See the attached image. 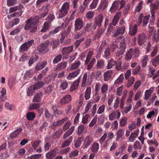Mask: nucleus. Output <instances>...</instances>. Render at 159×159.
I'll list each match as a JSON object with an SVG mask.
<instances>
[{"instance_id":"1","label":"nucleus","mask_w":159,"mask_h":159,"mask_svg":"<svg viewBox=\"0 0 159 159\" xmlns=\"http://www.w3.org/2000/svg\"><path fill=\"white\" fill-rule=\"evenodd\" d=\"M70 6L69 3L67 2H64L62 4L57 12L58 18H63L68 14L70 10Z\"/></svg>"},{"instance_id":"2","label":"nucleus","mask_w":159,"mask_h":159,"mask_svg":"<svg viewBox=\"0 0 159 159\" xmlns=\"http://www.w3.org/2000/svg\"><path fill=\"white\" fill-rule=\"evenodd\" d=\"M38 25L35 21H33L32 20L29 19L26 21L24 29L26 30H29L30 33H34L37 30Z\"/></svg>"},{"instance_id":"3","label":"nucleus","mask_w":159,"mask_h":159,"mask_svg":"<svg viewBox=\"0 0 159 159\" xmlns=\"http://www.w3.org/2000/svg\"><path fill=\"white\" fill-rule=\"evenodd\" d=\"M125 2L124 0L115 1L112 4V6L109 10L111 13L115 12L117 10L121 9L125 5Z\"/></svg>"},{"instance_id":"4","label":"nucleus","mask_w":159,"mask_h":159,"mask_svg":"<svg viewBox=\"0 0 159 159\" xmlns=\"http://www.w3.org/2000/svg\"><path fill=\"white\" fill-rule=\"evenodd\" d=\"M44 83L42 81H37L34 85L30 86L27 91V95L28 96L32 95L35 92V90L40 89L44 85Z\"/></svg>"},{"instance_id":"5","label":"nucleus","mask_w":159,"mask_h":159,"mask_svg":"<svg viewBox=\"0 0 159 159\" xmlns=\"http://www.w3.org/2000/svg\"><path fill=\"white\" fill-rule=\"evenodd\" d=\"M126 44L125 39H121L120 40L119 43L117 45L119 50L116 53L117 56H119L124 54L125 51Z\"/></svg>"},{"instance_id":"6","label":"nucleus","mask_w":159,"mask_h":159,"mask_svg":"<svg viewBox=\"0 0 159 159\" xmlns=\"http://www.w3.org/2000/svg\"><path fill=\"white\" fill-rule=\"evenodd\" d=\"M121 16V12H117L114 16L112 22L109 24L107 28V32H111L112 30L113 27L112 25L116 26Z\"/></svg>"},{"instance_id":"7","label":"nucleus","mask_w":159,"mask_h":159,"mask_svg":"<svg viewBox=\"0 0 159 159\" xmlns=\"http://www.w3.org/2000/svg\"><path fill=\"white\" fill-rule=\"evenodd\" d=\"M149 19V16H144L143 14L141 13L138 16V19L137 21V23L139 26L142 23H143V26H145L148 23Z\"/></svg>"},{"instance_id":"8","label":"nucleus","mask_w":159,"mask_h":159,"mask_svg":"<svg viewBox=\"0 0 159 159\" xmlns=\"http://www.w3.org/2000/svg\"><path fill=\"white\" fill-rule=\"evenodd\" d=\"M34 43V40L31 39L23 44L20 47V51L25 52L28 51V49Z\"/></svg>"},{"instance_id":"9","label":"nucleus","mask_w":159,"mask_h":159,"mask_svg":"<svg viewBox=\"0 0 159 159\" xmlns=\"http://www.w3.org/2000/svg\"><path fill=\"white\" fill-rule=\"evenodd\" d=\"M64 25V23H63L61 24V26L56 27L53 30L51 31L48 33L44 35L43 37V38L44 39H46L50 37L51 35L57 33L63 28Z\"/></svg>"},{"instance_id":"10","label":"nucleus","mask_w":159,"mask_h":159,"mask_svg":"<svg viewBox=\"0 0 159 159\" xmlns=\"http://www.w3.org/2000/svg\"><path fill=\"white\" fill-rule=\"evenodd\" d=\"M83 22L82 20L80 18H78L75 22V31L77 32L83 28Z\"/></svg>"},{"instance_id":"11","label":"nucleus","mask_w":159,"mask_h":159,"mask_svg":"<svg viewBox=\"0 0 159 159\" xmlns=\"http://www.w3.org/2000/svg\"><path fill=\"white\" fill-rule=\"evenodd\" d=\"M147 36L144 34H139L138 36V43L139 45L142 46L146 41Z\"/></svg>"},{"instance_id":"12","label":"nucleus","mask_w":159,"mask_h":159,"mask_svg":"<svg viewBox=\"0 0 159 159\" xmlns=\"http://www.w3.org/2000/svg\"><path fill=\"white\" fill-rule=\"evenodd\" d=\"M108 0H102L98 6V9L102 11L106 9L108 5Z\"/></svg>"},{"instance_id":"13","label":"nucleus","mask_w":159,"mask_h":159,"mask_svg":"<svg viewBox=\"0 0 159 159\" xmlns=\"http://www.w3.org/2000/svg\"><path fill=\"white\" fill-rule=\"evenodd\" d=\"M71 100L72 98L71 95L67 94L63 97L60 101L61 104L63 105L70 103Z\"/></svg>"},{"instance_id":"14","label":"nucleus","mask_w":159,"mask_h":159,"mask_svg":"<svg viewBox=\"0 0 159 159\" xmlns=\"http://www.w3.org/2000/svg\"><path fill=\"white\" fill-rule=\"evenodd\" d=\"M68 120V118L67 117H66L62 119L59 120L56 122L53 123L51 127L52 129H54L56 127L61 125L64 122L67 121Z\"/></svg>"},{"instance_id":"15","label":"nucleus","mask_w":159,"mask_h":159,"mask_svg":"<svg viewBox=\"0 0 159 159\" xmlns=\"http://www.w3.org/2000/svg\"><path fill=\"white\" fill-rule=\"evenodd\" d=\"M103 20V15L102 13H100L97 17L95 18L94 23L96 24V25H98V27H100L101 25Z\"/></svg>"},{"instance_id":"16","label":"nucleus","mask_w":159,"mask_h":159,"mask_svg":"<svg viewBox=\"0 0 159 159\" xmlns=\"http://www.w3.org/2000/svg\"><path fill=\"white\" fill-rule=\"evenodd\" d=\"M104 32V30L102 28H99L97 30L96 32L93 36V39L96 40L97 39H99L102 36Z\"/></svg>"},{"instance_id":"17","label":"nucleus","mask_w":159,"mask_h":159,"mask_svg":"<svg viewBox=\"0 0 159 159\" xmlns=\"http://www.w3.org/2000/svg\"><path fill=\"white\" fill-rule=\"evenodd\" d=\"M73 50V46L72 45L67 47H63L61 52L63 55H68L72 52Z\"/></svg>"},{"instance_id":"18","label":"nucleus","mask_w":159,"mask_h":159,"mask_svg":"<svg viewBox=\"0 0 159 159\" xmlns=\"http://www.w3.org/2000/svg\"><path fill=\"white\" fill-rule=\"evenodd\" d=\"M93 141L92 138L89 136H87L85 138L84 143L82 146L83 148H87Z\"/></svg>"},{"instance_id":"19","label":"nucleus","mask_w":159,"mask_h":159,"mask_svg":"<svg viewBox=\"0 0 159 159\" xmlns=\"http://www.w3.org/2000/svg\"><path fill=\"white\" fill-rule=\"evenodd\" d=\"M47 65L46 61L44 60L43 61L38 63L35 66V69L39 71Z\"/></svg>"},{"instance_id":"20","label":"nucleus","mask_w":159,"mask_h":159,"mask_svg":"<svg viewBox=\"0 0 159 159\" xmlns=\"http://www.w3.org/2000/svg\"><path fill=\"white\" fill-rule=\"evenodd\" d=\"M51 25V22L46 21L44 23L42 28L40 30L42 33H44L48 30Z\"/></svg>"},{"instance_id":"21","label":"nucleus","mask_w":159,"mask_h":159,"mask_svg":"<svg viewBox=\"0 0 159 159\" xmlns=\"http://www.w3.org/2000/svg\"><path fill=\"white\" fill-rule=\"evenodd\" d=\"M112 72L111 71L107 70L103 74V80L104 81H107L111 77Z\"/></svg>"},{"instance_id":"22","label":"nucleus","mask_w":159,"mask_h":159,"mask_svg":"<svg viewBox=\"0 0 159 159\" xmlns=\"http://www.w3.org/2000/svg\"><path fill=\"white\" fill-rule=\"evenodd\" d=\"M80 71V70L78 69L75 71L70 73L68 75L67 77V79L70 80L72 78H74L77 76L79 74Z\"/></svg>"},{"instance_id":"23","label":"nucleus","mask_w":159,"mask_h":159,"mask_svg":"<svg viewBox=\"0 0 159 159\" xmlns=\"http://www.w3.org/2000/svg\"><path fill=\"white\" fill-rule=\"evenodd\" d=\"M75 128V126H73L71 127L64 134L63 139H65L71 135L73 132Z\"/></svg>"},{"instance_id":"24","label":"nucleus","mask_w":159,"mask_h":159,"mask_svg":"<svg viewBox=\"0 0 159 159\" xmlns=\"http://www.w3.org/2000/svg\"><path fill=\"white\" fill-rule=\"evenodd\" d=\"M23 7V6L22 4L18 6L10 7L9 9V13H11L17 10H21Z\"/></svg>"},{"instance_id":"25","label":"nucleus","mask_w":159,"mask_h":159,"mask_svg":"<svg viewBox=\"0 0 159 159\" xmlns=\"http://www.w3.org/2000/svg\"><path fill=\"white\" fill-rule=\"evenodd\" d=\"M73 139L72 136H70L65 141L61 144V147L65 148L67 147H68L72 142Z\"/></svg>"},{"instance_id":"26","label":"nucleus","mask_w":159,"mask_h":159,"mask_svg":"<svg viewBox=\"0 0 159 159\" xmlns=\"http://www.w3.org/2000/svg\"><path fill=\"white\" fill-rule=\"evenodd\" d=\"M125 129L124 128L120 129L116 132L117 137L116 138V140L117 141L124 134Z\"/></svg>"},{"instance_id":"27","label":"nucleus","mask_w":159,"mask_h":159,"mask_svg":"<svg viewBox=\"0 0 159 159\" xmlns=\"http://www.w3.org/2000/svg\"><path fill=\"white\" fill-rule=\"evenodd\" d=\"M137 25L136 24L134 25V26L133 27H130L129 28V34L131 35H135L137 32Z\"/></svg>"},{"instance_id":"28","label":"nucleus","mask_w":159,"mask_h":159,"mask_svg":"<svg viewBox=\"0 0 159 159\" xmlns=\"http://www.w3.org/2000/svg\"><path fill=\"white\" fill-rule=\"evenodd\" d=\"M39 58V57L36 55L32 56L30 58V60L29 61V66H31L32 65L37 61L38 60Z\"/></svg>"},{"instance_id":"29","label":"nucleus","mask_w":159,"mask_h":159,"mask_svg":"<svg viewBox=\"0 0 159 159\" xmlns=\"http://www.w3.org/2000/svg\"><path fill=\"white\" fill-rule=\"evenodd\" d=\"M104 61L102 60H98L97 62L95 68L98 70L102 69L104 66Z\"/></svg>"},{"instance_id":"30","label":"nucleus","mask_w":159,"mask_h":159,"mask_svg":"<svg viewBox=\"0 0 159 159\" xmlns=\"http://www.w3.org/2000/svg\"><path fill=\"white\" fill-rule=\"evenodd\" d=\"M42 94L41 92L37 93L34 96L33 101L34 102H39L41 101Z\"/></svg>"},{"instance_id":"31","label":"nucleus","mask_w":159,"mask_h":159,"mask_svg":"<svg viewBox=\"0 0 159 159\" xmlns=\"http://www.w3.org/2000/svg\"><path fill=\"white\" fill-rule=\"evenodd\" d=\"M66 62H62L58 64L56 66V69L57 70H61L65 69L67 65Z\"/></svg>"},{"instance_id":"32","label":"nucleus","mask_w":159,"mask_h":159,"mask_svg":"<svg viewBox=\"0 0 159 159\" xmlns=\"http://www.w3.org/2000/svg\"><path fill=\"white\" fill-rule=\"evenodd\" d=\"M131 50V48H130L127 51L125 55V59L126 61H129L132 58L133 55L132 54V52Z\"/></svg>"},{"instance_id":"33","label":"nucleus","mask_w":159,"mask_h":159,"mask_svg":"<svg viewBox=\"0 0 159 159\" xmlns=\"http://www.w3.org/2000/svg\"><path fill=\"white\" fill-rule=\"evenodd\" d=\"M131 50L132 52V54L133 57L136 58L139 56L140 54V51L138 48H136L134 49L131 48Z\"/></svg>"},{"instance_id":"34","label":"nucleus","mask_w":159,"mask_h":159,"mask_svg":"<svg viewBox=\"0 0 159 159\" xmlns=\"http://www.w3.org/2000/svg\"><path fill=\"white\" fill-rule=\"evenodd\" d=\"M91 92V87H87L85 92L84 98L86 100H87L90 98Z\"/></svg>"},{"instance_id":"35","label":"nucleus","mask_w":159,"mask_h":159,"mask_svg":"<svg viewBox=\"0 0 159 159\" xmlns=\"http://www.w3.org/2000/svg\"><path fill=\"white\" fill-rule=\"evenodd\" d=\"M149 58L148 56L145 55L142 58L141 61V63L142 66L145 67L147 64L148 61H149Z\"/></svg>"},{"instance_id":"36","label":"nucleus","mask_w":159,"mask_h":159,"mask_svg":"<svg viewBox=\"0 0 159 159\" xmlns=\"http://www.w3.org/2000/svg\"><path fill=\"white\" fill-rule=\"evenodd\" d=\"M151 9L155 11L159 8V1H157L155 3H151L150 5Z\"/></svg>"},{"instance_id":"37","label":"nucleus","mask_w":159,"mask_h":159,"mask_svg":"<svg viewBox=\"0 0 159 159\" xmlns=\"http://www.w3.org/2000/svg\"><path fill=\"white\" fill-rule=\"evenodd\" d=\"M23 129L21 128H20L14 132H13L10 135L11 138H15L16 137L17 135L20 133L22 130Z\"/></svg>"},{"instance_id":"38","label":"nucleus","mask_w":159,"mask_h":159,"mask_svg":"<svg viewBox=\"0 0 159 159\" xmlns=\"http://www.w3.org/2000/svg\"><path fill=\"white\" fill-rule=\"evenodd\" d=\"M55 156V153L54 150H51L46 155V157L48 159H52Z\"/></svg>"},{"instance_id":"39","label":"nucleus","mask_w":159,"mask_h":159,"mask_svg":"<svg viewBox=\"0 0 159 159\" xmlns=\"http://www.w3.org/2000/svg\"><path fill=\"white\" fill-rule=\"evenodd\" d=\"M99 148V145L98 143H94L92 145L91 149V151L95 153H96L98 151Z\"/></svg>"},{"instance_id":"40","label":"nucleus","mask_w":159,"mask_h":159,"mask_svg":"<svg viewBox=\"0 0 159 159\" xmlns=\"http://www.w3.org/2000/svg\"><path fill=\"white\" fill-rule=\"evenodd\" d=\"M35 117V114L33 112H29L26 115V117L29 120H32Z\"/></svg>"},{"instance_id":"41","label":"nucleus","mask_w":159,"mask_h":159,"mask_svg":"<svg viewBox=\"0 0 159 159\" xmlns=\"http://www.w3.org/2000/svg\"><path fill=\"white\" fill-rule=\"evenodd\" d=\"M48 46L47 44L42 43H41L38 47V49L39 52H43L46 49Z\"/></svg>"},{"instance_id":"42","label":"nucleus","mask_w":159,"mask_h":159,"mask_svg":"<svg viewBox=\"0 0 159 159\" xmlns=\"http://www.w3.org/2000/svg\"><path fill=\"white\" fill-rule=\"evenodd\" d=\"M152 63L153 65L155 67L157 66L159 64V55L152 59Z\"/></svg>"},{"instance_id":"43","label":"nucleus","mask_w":159,"mask_h":159,"mask_svg":"<svg viewBox=\"0 0 159 159\" xmlns=\"http://www.w3.org/2000/svg\"><path fill=\"white\" fill-rule=\"evenodd\" d=\"M53 89V87L52 86H49L47 87L44 89L43 92L44 94H49Z\"/></svg>"},{"instance_id":"44","label":"nucleus","mask_w":159,"mask_h":159,"mask_svg":"<svg viewBox=\"0 0 159 159\" xmlns=\"http://www.w3.org/2000/svg\"><path fill=\"white\" fill-rule=\"evenodd\" d=\"M116 62L113 59H111L108 62L107 67L108 69H111L114 66H116Z\"/></svg>"},{"instance_id":"45","label":"nucleus","mask_w":159,"mask_h":159,"mask_svg":"<svg viewBox=\"0 0 159 159\" xmlns=\"http://www.w3.org/2000/svg\"><path fill=\"white\" fill-rule=\"evenodd\" d=\"M111 48L110 47H107L104 52L103 57L106 58H108L111 55Z\"/></svg>"},{"instance_id":"46","label":"nucleus","mask_w":159,"mask_h":159,"mask_svg":"<svg viewBox=\"0 0 159 159\" xmlns=\"http://www.w3.org/2000/svg\"><path fill=\"white\" fill-rule=\"evenodd\" d=\"M93 55V52L90 51L89 52L88 54H87V57H86V60L85 61L84 64L85 65H88L89 63V62L90 60H91L92 56Z\"/></svg>"},{"instance_id":"47","label":"nucleus","mask_w":159,"mask_h":159,"mask_svg":"<svg viewBox=\"0 0 159 159\" xmlns=\"http://www.w3.org/2000/svg\"><path fill=\"white\" fill-rule=\"evenodd\" d=\"M82 140L83 139L82 137L79 138L75 142L74 145L75 147L76 148L79 147L82 143Z\"/></svg>"},{"instance_id":"48","label":"nucleus","mask_w":159,"mask_h":159,"mask_svg":"<svg viewBox=\"0 0 159 159\" xmlns=\"http://www.w3.org/2000/svg\"><path fill=\"white\" fill-rule=\"evenodd\" d=\"M128 119L125 116L123 117L120 122V126L121 127H123L126 124Z\"/></svg>"},{"instance_id":"49","label":"nucleus","mask_w":159,"mask_h":159,"mask_svg":"<svg viewBox=\"0 0 159 159\" xmlns=\"http://www.w3.org/2000/svg\"><path fill=\"white\" fill-rule=\"evenodd\" d=\"M81 62L80 61H78L76 62L73 63L70 67L71 70H74L78 68Z\"/></svg>"},{"instance_id":"50","label":"nucleus","mask_w":159,"mask_h":159,"mask_svg":"<svg viewBox=\"0 0 159 159\" xmlns=\"http://www.w3.org/2000/svg\"><path fill=\"white\" fill-rule=\"evenodd\" d=\"M153 40L156 43L159 41V29L157 31L154 32V35L153 36Z\"/></svg>"},{"instance_id":"51","label":"nucleus","mask_w":159,"mask_h":159,"mask_svg":"<svg viewBox=\"0 0 159 159\" xmlns=\"http://www.w3.org/2000/svg\"><path fill=\"white\" fill-rule=\"evenodd\" d=\"M55 16L53 13L49 14L46 20H48L47 21L52 22L55 19Z\"/></svg>"},{"instance_id":"52","label":"nucleus","mask_w":159,"mask_h":159,"mask_svg":"<svg viewBox=\"0 0 159 159\" xmlns=\"http://www.w3.org/2000/svg\"><path fill=\"white\" fill-rule=\"evenodd\" d=\"M41 141L39 140H37L35 141L32 144V146L33 148L35 150L38 147L39 145L41 143Z\"/></svg>"},{"instance_id":"53","label":"nucleus","mask_w":159,"mask_h":159,"mask_svg":"<svg viewBox=\"0 0 159 159\" xmlns=\"http://www.w3.org/2000/svg\"><path fill=\"white\" fill-rule=\"evenodd\" d=\"M61 55L59 54L56 56L52 61L53 64H56L59 62L62 58Z\"/></svg>"},{"instance_id":"54","label":"nucleus","mask_w":159,"mask_h":159,"mask_svg":"<svg viewBox=\"0 0 159 159\" xmlns=\"http://www.w3.org/2000/svg\"><path fill=\"white\" fill-rule=\"evenodd\" d=\"M134 80V78L131 77L128 79V82L126 84V86L128 88L130 87L133 84Z\"/></svg>"},{"instance_id":"55","label":"nucleus","mask_w":159,"mask_h":159,"mask_svg":"<svg viewBox=\"0 0 159 159\" xmlns=\"http://www.w3.org/2000/svg\"><path fill=\"white\" fill-rule=\"evenodd\" d=\"M94 13V11H89L86 13V17L87 19H91L93 18Z\"/></svg>"},{"instance_id":"56","label":"nucleus","mask_w":159,"mask_h":159,"mask_svg":"<svg viewBox=\"0 0 159 159\" xmlns=\"http://www.w3.org/2000/svg\"><path fill=\"white\" fill-rule=\"evenodd\" d=\"M84 129V125H80L78 128V131L77 133L78 135H80L83 132Z\"/></svg>"},{"instance_id":"57","label":"nucleus","mask_w":159,"mask_h":159,"mask_svg":"<svg viewBox=\"0 0 159 159\" xmlns=\"http://www.w3.org/2000/svg\"><path fill=\"white\" fill-rule=\"evenodd\" d=\"M42 156L41 154H33L30 157H28V159H39Z\"/></svg>"},{"instance_id":"58","label":"nucleus","mask_w":159,"mask_h":159,"mask_svg":"<svg viewBox=\"0 0 159 159\" xmlns=\"http://www.w3.org/2000/svg\"><path fill=\"white\" fill-rule=\"evenodd\" d=\"M40 106L39 104V103H34L30 105L29 107V110H30L38 108Z\"/></svg>"},{"instance_id":"59","label":"nucleus","mask_w":159,"mask_h":159,"mask_svg":"<svg viewBox=\"0 0 159 159\" xmlns=\"http://www.w3.org/2000/svg\"><path fill=\"white\" fill-rule=\"evenodd\" d=\"M141 70V67L139 65L138 66L135 68L132 69V74L134 75H137L140 71Z\"/></svg>"},{"instance_id":"60","label":"nucleus","mask_w":159,"mask_h":159,"mask_svg":"<svg viewBox=\"0 0 159 159\" xmlns=\"http://www.w3.org/2000/svg\"><path fill=\"white\" fill-rule=\"evenodd\" d=\"M33 73L32 69L26 71L25 76L26 78H31L33 76Z\"/></svg>"},{"instance_id":"61","label":"nucleus","mask_w":159,"mask_h":159,"mask_svg":"<svg viewBox=\"0 0 159 159\" xmlns=\"http://www.w3.org/2000/svg\"><path fill=\"white\" fill-rule=\"evenodd\" d=\"M99 0H93V1L89 6V8L90 9H93L95 8L96 7L98 3Z\"/></svg>"},{"instance_id":"62","label":"nucleus","mask_w":159,"mask_h":159,"mask_svg":"<svg viewBox=\"0 0 159 159\" xmlns=\"http://www.w3.org/2000/svg\"><path fill=\"white\" fill-rule=\"evenodd\" d=\"M69 34H67V33L66 32V31H63L61 34V37L60 38V40L61 42V43H63V41L65 40V39L67 37Z\"/></svg>"},{"instance_id":"63","label":"nucleus","mask_w":159,"mask_h":159,"mask_svg":"<svg viewBox=\"0 0 159 159\" xmlns=\"http://www.w3.org/2000/svg\"><path fill=\"white\" fill-rule=\"evenodd\" d=\"M46 75V72L43 70L41 73L37 76V78H35V80H40L43 78L44 76Z\"/></svg>"},{"instance_id":"64","label":"nucleus","mask_w":159,"mask_h":159,"mask_svg":"<svg viewBox=\"0 0 159 159\" xmlns=\"http://www.w3.org/2000/svg\"><path fill=\"white\" fill-rule=\"evenodd\" d=\"M133 148L134 149H141L142 148V145H141L140 142L138 141H136L134 145Z\"/></svg>"}]
</instances>
